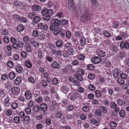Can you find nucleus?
Here are the masks:
<instances>
[{
	"mask_svg": "<svg viewBox=\"0 0 129 129\" xmlns=\"http://www.w3.org/2000/svg\"><path fill=\"white\" fill-rule=\"evenodd\" d=\"M95 96L97 98H101L102 96L101 92L100 90H95Z\"/></svg>",
	"mask_w": 129,
	"mask_h": 129,
	"instance_id": "nucleus-25",
	"label": "nucleus"
},
{
	"mask_svg": "<svg viewBox=\"0 0 129 129\" xmlns=\"http://www.w3.org/2000/svg\"><path fill=\"white\" fill-rule=\"evenodd\" d=\"M117 82L119 84L121 85H123L125 83V81L122 78H119L117 80Z\"/></svg>",
	"mask_w": 129,
	"mask_h": 129,
	"instance_id": "nucleus-37",
	"label": "nucleus"
},
{
	"mask_svg": "<svg viewBox=\"0 0 129 129\" xmlns=\"http://www.w3.org/2000/svg\"><path fill=\"white\" fill-rule=\"evenodd\" d=\"M98 55L100 56L104 57L105 55V53L101 50H99L97 52Z\"/></svg>",
	"mask_w": 129,
	"mask_h": 129,
	"instance_id": "nucleus-24",
	"label": "nucleus"
},
{
	"mask_svg": "<svg viewBox=\"0 0 129 129\" xmlns=\"http://www.w3.org/2000/svg\"><path fill=\"white\" fill-rule=\"evenodd\" d=\"M117 106V105L114 102H112L110 103V107L111 108L113 109L115 108Z\"/></svg>",
	"mask_w": 129,
	"mask_h": 129,
	"instance_id": "nucleus-43",
	"label": "nucleus"
},
{
	"mask_svg": "<svg viewBox=\"0 0 129 129\" xmlns=\"http://www.w3.org/2000/svg\"><path fill=\"white\" fill-rule=\"evenodd\" d=\"M31 8L33 10L35 11H39L41 9V7L40 6L36 5L32 6Z\"/></svg>",
	"mask_w": 129,
	"mask_h": 129,
	"instance_id": "nucleus-14",
	"label": "nucleus"
},
{
	"mask_svg": "<svg viewBox=\"0 0 129 129\" xmlns=\"http://www.w3.org/2000/svg\"><path fill=\"white\" fill-rule=\"evenodd\" d=\"M62 113L60 111H58L57 112L56 114V117L59 118L61 117L62 116Z\"/></svg>",
	"mask_w": 129,
	"mask_h": 129,
	"instance_id": "nucleus-46",
	"label": "nucleus"
},
{
	"mask_svg": "<svg viewBox=\"0 0 129 129\" xmlns=\"http://www.w3.org/2000/svg\"><path fill=\"white\" fill-rule=\"evenodd\" d=\"M51 23L50 25L49 29L50 30H53L54 27L59 26L60 24V21L57 19L54 18L51 21Z\"/></svg>",
	"mask_w": 129,
	"mask_h": 129,
	"instance_id": "nucleus-2",
	"label": "nucleus"
},
{
	"mask_svg": "<svg viewBox=\"0 0 129 129\" xmlns=\"http://www.w3.org/2000/svg\"><path fill=\"white\" fill-rule=\"evenodd\" d=\"M14 63L10 60H8L7 62V66L10 68H12L13 66Z\"/></svg>",
	"mask_w": 129,
	"mask_h": 129,
	"instance_id": "nucleus-33",
	"label": "nucleus"
},
{
	"mask_svg": "<svg viewBox=\"0 0 129 129\" xmlns=\"http://www.w3.org/2000/svg\"><path fill=\"white\" fill-rule=\"evenodd\" d=\"M76 73L80 75H82L84 73V71L82 70L81 69H78L76 71Z\"/></svg>",
	"mask_w": 129,
	"mask_h": 129,
	"instance_id": "nucleus-60",
	"label": "nucleus"
},
{
	"mask_svg": "<svg viewBox=\"0 0 129 129\" xmlns=\"http://www.w3.org/2000/svg\"><path fill=\"white\" fill-rule=\"evenodd\" d=\"M52 66L53 68L58 69L60 67V65L58 62L54 61L52 63Z\"/></svg>",
	"mask_w": 129,
	"mask_h": 129,
	"instance_id": "nucleus-17",
	"label": "nucleus"
},
{
	"mask_svg": "<svg viewBox=\"0 0 129 129\" xmlns=\"http://www.w3.org/2000/svg\"><path fill=\"white\" fill-rule=\"evenodd\" d=\"M92 16L91 12L88 10H85L80 17V21L83 22H86L90 20Z\"/></svg>",
	"mask_w": 129,
	"mask_h": 129,
	"instance_id": "nucleus-1",
	"label": "nucleus"
},
{
	"mask_svg": "<svg viewBox=\"0 0 129 129\" xmlns=\"http://www.w3.org/2000/svg\"><path fill=\"white\" fill-rule=\"evenodd\" d=\"M60 21V23H61L62 25H64L68 22V20L66 19L61 20Z\"/></svg>",
	"mask_w": 129,
	"mask_h": 129,
	"instance_id": "nucleus-47",
	"label": "nucleus"
},
{
	"mask_svg": "<svg viewBox=\"0 0 129 129\" xmlns=\"http://www.w3.org/2000/svg\"><path fill=\"white\" fill-rule=\"evenodd\" d=\"M99 108L101 109V111L104 113H106L107 112V110L106 108L104 106H100L99 107Z\"/></svg>",
	"mask_w": 129,
	"mask_h": 129,
	"instance_id": "nucleus-39",
	"label": "nucleus"
},
{
	"mask_svg": "<svg viewBox=\"0 0 129 129\" xmlns=\"http://www.w3.org/2000/svg\"><path fill=\"white\" fill-rule=\"evenodd\" d=\"M75 52V50L72 48H71L67 50V52L69 55H73V53Z\"/></svg>",
	"mask_w": 129,
	"mask_h": 129,
	"instance_id": "nucleus-38",
	"label": "nucleus"
},
{
	"mask_svg": "<svg viewBox=\"0 0 129 129\" xmlns=\"http://www.w3.org/2000/svg\"><path fill=\"white\" fill-rule=\"evenodd\" d=\"M52 82L53 84L56 85L58 83V79L56 78H54L52 80Z\"/></svg>",
	"mask_w": 129,
	"mask_h": 129,
	"instance_id": "nucleus-48",
	"label": "nucleus"
},
{
	"mask_svg": "<svg viewBox=\"0 0 129 129\" xmlns=\"http://www.w3.org/2000/svg\"><path fill=\"white\" fill-rule=\"evenodd\" d=\"M19 21L25 23L27 22V20L25 18L20 16Z\"/></svg>",
	"mask_w": 129,
	"mask_h": 129,
	"instance_id": "nucleus-61",
	"label": "nucleus"
},
{
	"mask_svg": "<svg viewBox=\"0 0 129 129\" xmlns=\"http://www.w3.org/2000/svg\"><path fill=\"white\" fill-rule=\"evenodd\" d=\"M74 76L78 80L80 81H82L83 80V78L82 76L80 75H78L77 74H75Z\"/></svg>",
	"mask_w": 129,
	"mask_h": 129,
	"instance_id": "nucleus-29",
	"label": "nucleus"
},
{
	"mask_svg": "<svg viewBox=\"0 0 129 129\" xmlns=\"http://www.w3.org/2000/svg\"><path fill=\"white\" fill-rule=\"evenodd\" d=\"M24 29L23 26L22 24H19L17 26V30L18 32H21Z\"/></svg>",
	"mask_w": 129,
	"mask_h": 129,
	"instance_id": "nucleus-19",
	"label": "nucleus"
},
{
	"mask_svg": "<svg viewBox=\"0 0 129 129\" xmlns=\"http://www.w3.org/2000/svg\"><path fill=\"white\" fill-rule=\"evenodd\" d=\"M41 18L39 16H35L33 19V21L35 23L39 22L41 20Z\"/></svg>",
	"mask_w": 129,
	"mask_h": 129,
	"instance_id": "nucleus-26",
	"label": "nucleus"
},
{
	"mask_svg": "<svg viewBox=\"0 0 129 129\" xmlns=\"http://www.w3.org/2000/svg\"><path fill=\"white\" fill-rule=\"evenodd\" d=\"M109 125L111 127H116L117 125V124L116 123L113 121H111L109 123Z\"/></svg>",
	"mask_w": 129,
	"mask_h": 129,
	"instance_id": "nucleus-42",
	"label": "nucleus"
},
{
	"mask_svg": "<svg viewBox=\"0 0 129 129\" xmlns=\"http://www.w3.org/2000/svg\"><path fill=\"white\" fill-rule=\"evenodd\" d=\"M40 111L42 112L44 116H47L49 114V113L47 110V106L46 104L43 103L40 105Z\"/></svg>",
	"mask_w": 129,
	"mask_h": 129,
	"instance_id": "nucleus-3",
	"label": "nucleus"
},
{
	"mask_svg": "<svg viewBox=\"0 0 129 129\" xmlns=\"http://www.w3.org/2000/svg\"><path fill=\"white\" fill-rule=\"evenodd\" d=\"M29 116H25L24 118L23 121L25 124H28L30 121Z\"/></svg>",
	"mask_w": 129,
	"mask_h": 129,
	"instance_id": "nucleus-15",
	"label": "nucleus"
},
{
	"mask_svg": "<svg viewBox=\"0 0 129 129\" xmlns=\"http://www.w3.org/2000/svg\"><path fill=\"white\" fill-rule=\"evenodd\" d=\"M120 76L121 77V78L122 79H126L127 76L125 74H124V73H121L120 74Z\"/></svg>",
	"mask_w": 129,
	"mask_h": 129,
	"instance_id": "nucleus-64",
	"label": "nucleus"
},
{
	"mask_svg": "<svg viewBox=\"0 0 129 129\" xmlns=\"http://www.w3.org/2000/svg\"><path fill=\"white\" fill-rule=\"evenodd\" d=\"M92 62L95 64L100 63V57L96 56H94L92 59Z\"/></svg>",
	"mask_w": 129,
	"mask_h": 129,
	"instance_id": "nucleus-10",
	"label": "nucleus"
},
{
	"mask_svg": "<svg viewBox=\"0 0 129 129\" xmlns=\"http://www.w3.org/2000/svg\"><path fill=\"white\" fill-rule=\"evenodd\" d=\"M8 31L7 30L5 29H3L1 30V33L3 35H8Z\"/></svg>",
	"mask_w": 129,
	"mask_h": 129,
	"instance_id": "nucleus-40",
	"label": "nucleus"
},
{
	"mask_svg": "<svg viewBox=\"0 0 129 129\" xmlns=\"http://www.w3.org/2000/svg\"><path fill=\"white\" fill-rule=\"evenodd\" d=\"M62 42L60 40H58L56 42V45L58 47H61L62 46Z\"/></svg>",
	"mask_w": 129,
	"mask_h": 129,
	"instance_id": "nucleus-32",
	"label": "nucleus"
},
{
	"mask_svg": "<svg viewBox=\"0 0 129 129\" xmlns=\"http://www.w3.org/2000/svg\"><path fill=\"white\" fill-rule=\"evenodd\" d=\"M21 81V78L20 77H17L15 80V83L16 85H19Z\"/></svg>",
	"mask_w": 129,
	"mask_h": 129,
	"instance_id": "nucleus-36",
	"label": "nucleus"
},
{
	"mask_svg": "<svg viewBox=\"0 0 129 129\" xmlns=\"http://www.w3.org/2000/svg\"><path fill=\"white\" fill-rule=\"evenodd\" d=\"M31 47L30 46L29 43H26L25 44V49L26 51L28 52H31Z\"/></svg>",
	"mask_w": 129,
	"mask_h": 129,
	"instance_id": "nucleus-22",
	"label": "nucleus"
},
{
	"mask_svg": "<svg viewBox=\"0 0 129 129\" xmlns=\"http://www.w3.org/2000/svg\"><path fill=\"white\" fill-rule=\"evenodd\" d=\"M13 119V122L15 123H18L20 122V119L18 116L15 117Z\"/></svg>",
	"mask_w": 129,
	"mask_h": 129,
	"instance_id": "nucleus-30",
	"label": "nucleus"
},
{
	"mask_svg": "<svg viewBox=\"0 0 129 129\" xmlns=\"http://www.w3.org/2000/svg\"><path fill=\"white\" fill-rule=\"evenodd\" d=\"M40 110V107L37 105L35 106L33 108V111L35 112H37Z\"/></svg>",
	"mask_w": 129,
	"mask_h": 129,
	"instance_id": "nucleus-31",
	"label": "nucleus"
},
{
	"mask_svg": "<svg viewBox=\"0 0 129 129\" xmlns=\"http://www.w3.org/2000/svg\"><path fill=\"white\" fill-rule=\"evenodd\" d=\"M43 57L42 51L39 50L38 51V57L39 58H42Z\"/></svg>",
	"mask_w": 129,
	"mask_h": 129,
	"instance_id": "nucleus-50",
	"label": "nucleus"
},
{
	"mask_svg": "<svg viewBox=\"0 0 129 129\" xmlns=\"http://www.w3.org/2000/svg\"><path fill=\"white\" fill-rule=\"evenodd\" d=\"M16 76L15 73L13 72L10 73L9 75V78L11 80H12Z\"/></svg>",
	"mask_w": 129,
	"mask_h": 129,
	"instance_id": "nucleus-27",
	"label": "nucleus"
},
{
	"mask_svg": "<svg viewBox=\"0 0 129 129\" xmlns=\"http://www.w3.org/2000/svg\"><path fill=\"white\" fill-rule=\"evenodd\" d=\"M102 112L101 110L99 109H97L96 110L94 113V115L97 117L98 116H101L102 115Z\"/></svg>",
	"mask_w": 129,
	"mask_h": 129,
	"instance_id": "nucleus-23",
	"label": "nucleus"
},
{
	"mask_svg": "<svg viewBox=\"0 0 129 129\" xmlns=\"http://www.w3.org/2000/svg\"><path fill=\"white\" fill-rule=\"evenodd\" d=\"M119 71L118 69H115L113 72V75L115 78H117L119 75Z\"/></svg>",
	"mask_w": 129,
	"mask_h": 129,
	"instance_id": "nucleus-13",
	"label": "nucleus"
},
{
	"mask_svg": "<svg viewBox=\"0 0 129 129\" xmlns=\"http://www.w3.org/2000/svg\"><path fill=\"white\" fill-rule=\"evenodd\" d=\"M31 94L30 92L28 90L25 91V96L26 99L29 100L31 98Z\"/></svg>",
	"mask_w": 129,
	"mask_h": 129,
	"instance_id": "nucleus-12",
	"label": "nucleus"
},
{
	"mask_svg": "<svg viewBox=\"0 0 129 129\" xmlns=\"http://www.w3.org/2000/svg\"><path fill=\"white\" fill-rule=\"evenodd\" d=\"M48 10L46 8H45L42 10V15L43 16L45 17L48 15Z\"/></svg>",
	"mask_w": 129,
	"mask_h": 129,
	"instance_id": "nucleus-18",
	"label": "nucleus"
},
{
	"mask_svg": "<svg viewBox=\"0 0 129 129\" xmlns=\"http://www.w3.org/2000/svg\"><path fill=\"white\" fill-rule=\"evenodd\" d=\"M125 53L123 52H121L119 53L118 56V57L120 59H122L124 56Z\"/></svg>",
	"mask_w": 129,
	"mask_h": 129,
	"instance_id": "nucleus-44",
	"label": "nucleus"
},
{
	"mask_svg": "<svg viewBox=\"0 0 129 129\" xmlns=\"http://www.w3.org/2000/svg\"><path fill=\"white\" fill-rule=\"evenodd\" d=\"M20 89L18 87H14L12 88L11 92L12 93L15 95H18L20 93Z\"/></svg>",
	"mask_w": 129,
	"mask_h": 129,
	"instance_id": "nucleus-5",
	"label": "nucleus"
},
{
	"mask_svg": "<svg viewBox=\"0 0 129 129\" xmlns=\"http://www.w3.org/2000/svg\"><path fill=\"white\" fill-rule=\"evenodd\" d=\"M81 44L82 46H84L86 43V39L84 37H82L80 41Z\"/></svg>",
	"mask_w": 129,
	"mask_h": 129,
	"instance_id": "nucleus-28",
	"label": "nucleus"
},
{
	"mask_svg": "<svg viewBox=\"0 0 129 129\" xmlns=\"http://www.w3.org/2000/svg\"><path fill=\"white\" fill-rule=\"evenodd\" d=\"M23 4V3L21 1L16 0L14 2V5L16 7H19L21 6Z\"/></svg>",
	"mask_w": 129,
	"mask_h": 129,
	"instance_id": "nucleus-21",
	"label": "nucleus"
},
{
	"mask_svg": "<svg viewBox=\"0 0 129 129\" xmlns=\"http://www.w3.org/2000/svg\"><path fill=\"white\" fill-rule=\"evenodd\" d=\"M120 47L121 49L124 48L128 49L129 48V43L127 42H124L122 41L121 42L120 45Z\"/></svg>",
	"mask_w": 129,
	"mask_h": 129,
	"instance_id": "nucleus-4",
	"label": "nucleus"
},
{
	"mask_svg": "<svg viewBox=\"0 0 129 129\" xmlns=\"http://www.w3.org/2000/svg\"><path fill=\"white\" fill-rule=\"evenodd\" d=\"M14 19L15 21H19L20 19V16H19L17 14H15L13 16Z\"/></svg>",
	"mask_w": 129,
	"mask_h": 129,
	"instance_id": "nucleus-41",
	"label": "nucleus"
},
{
	"mask_svg": "<svg viewBox=\"0 0 129 129\" xmlns=\"http://www.w3.org/2000/svg\"><path fill=\"white\" fill-rule=\"evenodd\" d=\"M48 15L45 17H43L42 18V19L44 20H49L51 17V16L53 14V11L51 9L48 10Z\"/></svg>",
	"mask_w": 129,
	"mask_h": 129,
	"instance_id": "nucleus-7",
	"label": "nucleus"
},
{
	"mask_svg": "<svg viewBox=\"0 0 129 129\" xmlns=\"http://www.w3.org/2000/svg\"><path fill=\"white\" fill-rule=\"evenodd\" d=\"M69 88L66 85H63L61 86V89L64 93L66 94L69 91Z\"/></svg>",
	"mask_w": 129,
	"mask_h": 129,
	"instance_id": "nucleus-9",
	"label": "nucleus"
},
{
	"mask_svg": "<svg viewBox=\"0 0 129 129\" xmlns=\"http://www.w3.org/2000/svg\"><path fill=\"white\" fill-rule=\"evenodd\" d=\"M80 94L77 93H73L72 95H69L68 97L70 98V99L72 101H75L76 99H77L79 97L80 99L81 97H80Z\"/></svg>",
	"mask_w": 129,
	"mask_h": 129,
	"instance_id": "nucleus-6",
	"label": "nucleus"
},
{
	"mask_svg": "<svg viewBox=\"0 0 129 129\" xmlns=\"http://www.w3.org/2000/svg\"><path fill=\"white\" fill-rule=\"evenodd\" d=\"M54 28L53 29V30H50L52 31H54L53 33L54 35H57L61 32V29L60 27L57 26V27Z\"/></svg>",
	"mask_w": 129,
	"mask_h": 129,
	"instance_id": "nucleus-11",
	"label": "nucleus"
},
{
	"mask_svg": "<svg viewBox=\"0 0 129 129\" xmlns=\"http://www.w3.org/2000/svg\"><path fill=\"white\" fill-rule=\"evenodd\" d=\"M4 41L6 43H8L9 42V37L7 36H5L3 38Z\"/></svg>",
	"mask_w": 129,
	"mask_h": 129,
	"instance_id": "nucleus-59",
	"label": "nucleus"
},
{
	"mask_svg": "<svg viewBox=\"0 0 129 129\" xmlns=\"http://www.w3.org/2000/svg\"><path fill=\"white\" fill-rule=\"evenodd\" d=\"M18 104L16 103H13L11 105L12 108L14 109H16L18 107Z\"/></svg>",
	"mask_w": 129,
	"mask_h": 129,
	"instance_id": "nucleus-63",
	"label": "nucleus"
},
{
	"mask_svg": "<svg viewBox=\"0 0 129 129\" xmlns=\"http://www.w3.org/2000/svg\"><path fill=\"white\" fill-rule=\"evenodd\" d=\"M117 103V104L120 106H122L123 104V102L121 99H117L116 100Z\"/></svg>",
	"mask_w": 129,
	"mask_h": 129,
	"instance_id": "nucleus-52",
	"label": "nucleus"
},
{
	"mask_svg": "<svg viewBox=\"0 0 129 129\" xmlns=\"http://www.w3.org/2000/svg\"><path fill=\"white\" fill-rule=\"evenodd\" d=\"M21 56L23 58H26L27 56V53L24 51H22L21 53Z\"/></svg>",
	"mask_w": 129,
	"mask_h": 129,
	"instance_id": "nucleus-58",
	"label": "nucleus"
},
{
	"mask_svg": "<svg viewBox=\"0 0 129 129\" xmlns=\"http://www.w3.org/2000/svg\"><path fill=\"white\" fill-rule=\"evenodd\" d=\"M120 116L121 117H123L125 115V112L123 110L120 111L119 112Z\"/></svg>",
	"mask_w": 129,
	"mask_h": 129,
	"instance_id": "nucleus-45",
	"label": "nucleus"
},
{
	"mask_svg": "<svg viewBox=\"0 0 129 129\" xmlns=\"http://www.w3.org/2000/svg\"><path fill=\"white\" fill-rule=\"evenodd\" d=\"M66 37L68 39L70 38L71 37V34L70 31L67 30L66 33Z\"/></svg>",
	"mask_w": 129,
	"mask_h": 129,
	"instance_id": "nucleus-53",
	"label": "nucleus"
},
{
	"mask_svg": "<svg viewBox=\"0 0 129 129\" xmlns=\"http://www.w3.org/2000/svg\"><path fill=\"white\" fill-rule=\"evenodd\" d=\"M10 99L9 97H7L4 100V103L6 104V106H10L9 102Z\"/></svg>",
	"mask_w": 129,
	"mask_h": 129,
	"instance_id": "nucleus-35",
	"label": "nucleus"
},
{
	"mask_svg": "<svg viewBox=\"0 0 129 129\" xmlns=\"http://www.w3.org/2000/svg\"><path fill=\"white\" fill-rule=\"evenodd\" d=\"M42 85L44 87H45L47 85V82L44 80H42L41 82Z\"/></svg>",
	"mask_w": 129,
	"mask_h": 129,
	"instance_id": "nucleus-57",
	"label": "nucleus"
},
{
	"mask_svg": "<svg viewBox=\"0 0 129 129\" xmlns=\"http://www.w3.org/2000/svg\"><path fill=\"white\" fill-rule=\"evenodd\" d=\"M28 16V17L31 19H32L34 17V14L33 12H30L29 13Z\"/></svg>",
	"mask_w": 129,
	"mask_h": 129,
	"instance_id": "nucleus-56",
	"label": "nucleus"
},
{
	"mask_svg": "<svg viewBox=\"0 0 129 129\" xmlns=\"http://www.w3.org/2000/svg\"><path fill=\"white\" fill-rule=\"evenodd\" d=\"M95 75L92 74H90L88 75V77L91 80H93L94 79Z\"/></svg>",
	"mask_w": 129,
	"mask_h": 129,
	"instance_id": "nucleus-62",
	"label": "nucleus"
},
{
	"mask_svg": "<svg viewBox=\"0 0 129 129\" xmlns=\"http://www.w3.org/2000/svg\"><path fill=\"white\" fill-rule=\"evenodd\" d=\"M88 89L94 91L95 89V88L94 85L92 84H90L88 87Z\"/></svg>",
	"mask_w": 129,
	"mask_h": 129,
	"instance_id": "nucleus-51",
	"label": "nucleus"
},
{
	"mask_svg": "<svg viewBox=\"0 0 129 129\" xmlns=\"http://www.w3.org/2000/svg\"><path fill=\"white\" fill-rule=\"evenodd\" d=\"M68 6L70 10H71V11L73 10L75 7V5L74 3L73 0H69L68 2Z\"/></svg>",
	"mask_w": 129,
	"mask_h": 129,
	"instance_id": "nucleus-8",
	"label": "nucleus"
},
{
	"mask_svg": "<svg viewBox=\"0 0 129 129\" xmlns=\"http://www.w3.org/2000/svg\"><path fill=\"white\" fill-rule=\"evenodd\" d=\"M24 65L26 67L28 68H30L32 66L31 62L28 60H27L25 62Z\"/></svg>",
	"mask_w": 129,
	"mask_h": 129,
	"instance_id": "nucleus-20",
	"label": "nucleus"
},
{
	"mask_svg": "<svg viewBox=\"0 0 129 129\" xmlns=\"http://www.w3.org/2000/svg\"><path fill=\"white\" fill-rule=\"evenodd\" d=\"M103 34L105 37H109L111 36V34L106 30L105 31Z\"/></svg>",
	"mask_w": 129,
	"mask_h": 129,
	"instance_id": "nucleus-49",
	"label": "nucleus"
},
{
	"mask_svg": "<svg viewBox=\"0 0 129 129\" xmlns=\"http://www.w3.org/2000/svg\"><path fill=\"white\" fill-rule=\"evenodd\" d=\"M87 68L88 70L90 71L93 70L95 68L94 66L92 64H88L87 66Z\"/></svg>",
	"mask_w": 129,
	"mask_h": 129,
	"instance_id": "nucleus-34",
	"label": "nucleus"
},
{
	"mask_svg": "<svg viewBox=\"0 0 129 129\" xmlns=\"http://www.w3.org/2000/svg\"><path fill=\"white\" fill-rule=\"evenodd\" d=\"M31 110L29 107H27L25 109V112L27 114H29L31 113Z\"/></svg>",
	"mask_w": 129,
	"mask_h": 129,
	"instance_id": "nucleus-54",
	"label": "nucleus"
},
{
	"mask_svg": "<svg viewBox=\"0 0 129 129\" xmlns=\"http://www.w3.org/2000/svg\"><path fill=\"white\" fill-rule=\"evenodd\" d=\"M16 71L18 73H21L23 71V67L20 66H17L15 68Z\"/></svg>",
	"mask_w": 129,
	"mask_h": 129,
	"instance_id": "nucleus-16",
	"label": "nucleus"
},
{
	"mask_svg": "<svg viewBox=\"0 0 129 129\" xmlns=\"http://www.w3.org/2000/svg\"><path fill=\"white\" fill-rule=\"evenodd\" d=\"M85 56L82 54L79 55L78 56V59L80 60H82L85 58Z\"/></svg>",
	"mask_w": 129,
	"mask_h": 129,
	"instance_id": "nucleus-55",
	"label": "nucleus"
}]
</instances>
